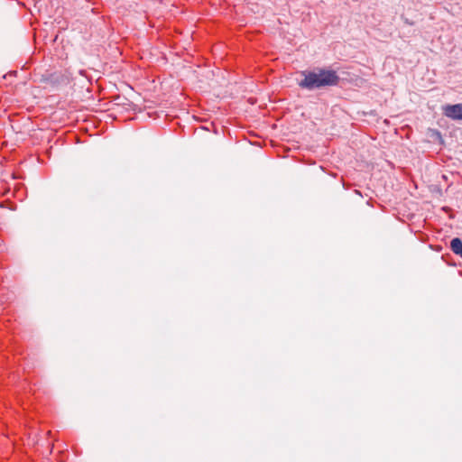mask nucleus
Segmentation results:
<instances>
[{
	"label": "nucleus",
	"instance_id": "1",
	"mask_svg": "<svg viewBox=\"0 0 462 462\" xmlns=\"http://www.w3.org/2000/svg\"><path fill=\"white\" fill-rule=\"evenodd\" d=\"M300 74L303 79L298 85L307 90L337 86L339 82V76L333 69H316L301 71Z\"/></svg>",
	"mask_w": 462,
	"mask_h": 462
},
{
	"label": "nucleus",
	"instance_id": "2",
	"mask_svg": "<svg viewBox=\"0 0 462 462\" xmlns=\"http://www.w3.org/2000/svg\"><path fill=\"white\" fill-rule=\"evenodd\" d=\"M443 110L444 115L451 119H462V104L448 105Z\"/></svg>",
	"mask_w": 462,
	"mask_h": 462
},
{
	"label": "nucleus",
	"instance_id": "3",
	"mask_svg": "<svg viewBox=\"0 0 462 462\" xmlns=\"http://www.w3.org/2000/svg\"><path fill=\"white\" fill-rule=\"evenodd\" d=\"M450 248L455 254L462 252V241L460 238H453L450 243Z\"/></svg>",
	"mask_w": 462,
	"mask_h": 462
}]
</instances>
